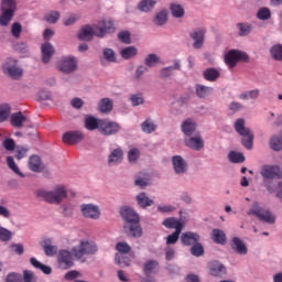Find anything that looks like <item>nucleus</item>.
<instances>
[{
	"label": "nucleus",
	"instance_id": "f257e3e1",
	"mask_svg": "<svg viewBox=\"0 0 282 282\" xmlns=\"http://www.w3.org/2000/svg\"><path fill=\"white\" fill-rule=\"evenodd\" d=\"M120 215L128 225L124 228H128L131 237L138 238L142 237V227L140 226V216L131 207H122Z\"/></svg>",
	"mask_w": 282,
	"mask_h": 282
},
{
	"label": "nucleus",
	"instance_id": "f03ea898",
	"mask_svg": "<svg viewBox=\"0 0 282 282\" xmlns=\"http://www.w3.org/2000/svg\"><path fill=\"white\" fill-rule=\"evenodd\" d=\"M19 10L18 0H0V28H8Z\"/></svg>",
	"mask_w": 282,
	"mask_h": 282
},
{
	"label": "nucleus",
	"instance_id": "7ed1b4c3",
	"mask_svg": "<svg viewBox=\"0 0 282 282\" xmlns=\"http://www.w3.org/2000/svg\"><path fill=\"white\" fill-rule=\"evenodd\" d=\"M260 175L263 177V186L269 193H274V180H281L282 172L279 165H263Z\"/></svg>",
	"mask_w": 282,
	"mask_h": 282
},
{
	"label": "nucleus",
	"instance_id": "20e7f679",
	"mask_svg": "<svg viewBox=\"0 0 282 282\" xmlns=\"http://www.w3.org/2000/svg\"><path fill=\"white\" fill-rule=\"evenodd\" d=\"M37 197H42L47 204H61L63 199H67V188L65 185H57L52 191L39 189Z\"/></svg>",
	"mask_w": 282,
	"mask_h": 282
},
{
	"label": "nucleus",
	"instance_id": "39448f33",
	"mask_svg": "<svg viewBox=\"0 0 282 282\" xmlns=\"http://www.w3.org/2000/svg\"><path fill=\"white\" fill-rule=\"evenodd\" d=\"M235 131H237L241 135V144L245 147V149H248L249 151L253 147L254 142V134L252 131L249 130V128H246V119L240 118L237 119L235 122Z\"/></svg>",
	"mask_w": 282,
	"mask_h": 282
},
{
	"label": "nucleus",
	"instance_id": "423d86ee",
	"mask_svg": "<svg viewBox=\"0 0 282 282\" xmlns=\"http://www.w3.org/2000/svg\"><path fill=\"white\" fill-rule=\"evenodd\" d=\"M73 257L80 261L85 254H96L98 252V246L91 240H80L79 245L72 249Z\"/></svg>",
	"mask_w": 282,
	"mask_h": 282
},
{
	"label": "nucleus",
	"instance_id": "0eeeda50",
	"mask_svg": "<svg viewBox=\"0 0 282 282\" xmlns=\"http://www.w3.org/2000/svg\"><path fill=\"white\" fill-rule=\"evenodd\" d=\"M247 215H253V217H257L260 221H263L264 224H274L276 221V217L270 212V209L263 208L259 206L258 202H254L252 204V207L249 209Z\"/></svg>",
	"mask_w": 282,
	"mask_h": 282
},
{
	"label": "nucleus",
	"instance_id": "6e6552de",
	"mask_svg": "<svg viewBox=\"0 0 282 282\" xmlns=\"http://www.w3.org/2000/svg\"><path fill=\"white\" fill-rule=\"evenodd\" d=\"M239 61L248 63V61H250V56H248V53L237 50H231L225 55V63L230 69H232Z\"/></svg>",
	"mask_w": 282,
	"mask_h": 282
},
{
	"label": "nucleus",
	"instance_id": "1a4fd4ad",
	"mask_svg": "<svg viewBox=\"0 0 282 282\" xmlns=\"http://www.w3.org/2000/svg\"><path fill=\"white\" fill-rule=\"evenodd\" d=\"M2 68L4 74H8L13 80H19V78L23 76V68L19 67V64L14 58H8Z\"/></svg>",
	"mask_w": 282,
	"mask_h": 282
},
{
	"label": "nucleus",
	"instance_id": "9d476101",
	"mask_svg": "<svg viewBox=\"0 0 282 282\" xmlns=\"http://www.w3.org/2000/svg\"><path fill=\"white\" fill-rule=\"evenodd\" d=\"M57 67L63 74H74L78 69V62L74 56H65L57 63Z\"/></svg>",
	"mask_w": 282,
	"mask_h": 282
},
{
	"label": "nucleus",
	"instance_id": "9b49d317",
	"mask_svg": "<svg viewBox=\"0 0 282 282\" xmlns=\"http://www.w3.org/2000/svg\"><path fill=\"white\" fill-rule=\"evenodd\" d=\"M120 129H122L120 123L116 121L109 119L100 120L99 133H101V135H116V133L120 132Z\"/></svg>",
	"mask_w": 282,
	"mask_h": 282
},
{
	"label": "nucleus",
	"instance_id": "f8f14e48",
	"mask_svg": "<svg viewBox=\"0 0 282 282\" xmlns=\"http://www.w3.org/2000/svg\"><path fill=\"white\" fill-rule=\"evenodd\" d=\"M95 26L97 28L96 36L98 39H105V35L116 32V24L111 20H101Z\"/></svg>",
	"mask_w": 282,
	"mask_h": 282
},
{
	"label": "nucleus",
	"instance_id": "ddd939ff",
	"mask_svg": "<svg viewBox=\"0 0 282 282\" xmlns=\"http://www.w3.org/2000/svg\"><path fill=\"white\" fill-rule=\"evenodd\" d=\"M74 252L68 250H61L57 254V263L61 270H69V268H74V258L72 257Z\"/></svg>",
	"mask_w": 282,
	"mask_h": 282
},
{
	"label": "nucleus",
	"instance_id": "4468645a",
	"mask_svg": "<svg viewBox=\"0 0 282 282\" xmlns=\"http://www.w3.org/2000/svg\"><path fill=\"white\" fill-rule=\"evenodd\" d=\"M80 212L86 219H100V208L97 205L83 204Z\"/></svg>",
	"mask_w": 282,
	"mask_h": 282
},
{
	"label": "nucleus",
	"instance_id": "2eb2a0df",
	"mask_svg": "<svg viewBox=\"0 0 282 282\" xmlns=\"http://www.w3.org/2000/svg\"><path fill=\"white\" fill-rule=\"evenodd\" d=\"M206 36V29H195L189 33V39L194 41L193 47L194 50H202L204 47V39Z\"/></svg>",
	"mask_w": 282,
	"mask_h": 282
},
{
	"label": "nucleus",
	"instance_id": "dca6fc26",
	"mask_svg": "<svg viewBox=\"0 0 282 282\" xmlns=\"http://www.w3.org/2000/svg\"><path fill=\"white\" fill-rule=\"evenodd\" d=\"M62 140L64 144H78L85 140V134L79 130L68 131L63 134Z\"/></svg>",
	"mask_w": 282,
	"mask_h": 282
},
{
	"label": "nucleus",
	"instance_id": "f3484780",
	"mask_svg": "<svg viewBox=\"0 0 282 282\" xmlns=\"http://www.w3.org/2000/svg\"><path fill=\"white\" fill-rule=\"evenodd\" d=\"M97 33H98V29L96 28V24L93 26L85 25L84 28H82L78 34V39L79 41H91Z\"/></svg>",
	"mask_w": 282,
	"mask_h": 282
},
{
	"label": "nucleus",
	"instance_id": "a211bd4d",
	"mask_svg": "<svg viewBox=\"0 0 282 282\" xmlns=\"http://www.w3.org/2000/svg\"><path fill=\"white\" fill-rule=\"evenodd\" d=\"M185 147L193 149V151H202L204 149V139L202 135L189 137L184 140Z\"/></svg>",
	"mask_w": 282,
	"mask_h": 282
},
{
	"label": "nucleus",
	"instance_id": "6ab92c4d",
	"mask_svg": "<svg viewBox=\"0 0 282 282\" xmlns=\"http://www.w3.org/2000/svg\"><path fill=\"white\" fill-rule=\"evenodd\" d=\"M172 164L176 175H184L187 171L186 161L180 155H175L172 159Z\"/></svg>",
	"mask_w": 282,
	"mask_h": 282
},
{
	"label": "nucleus",
	"instance_id": "aec40b11",
	"mask_svg": "<svg viewBox=\"0 0 282 282\" xmlns=\"http://www.w3.org/2000/svg\"><path fill=\"white\" fill-rule=\"evenodd\" d=\"M230 246L234 252H236V254H241L242 257L248 254V247L240 238H232Z\"/></svg>",
	"mask_w": 282,
	"mask_h": 282
},
{
	"label": "nucleus",
	"instance_id": "412c9836",
	"mask_svg": "<svg viewBox=\"0 0 282 282\" xmlns=\"http://www.w3.org/2000/svg\"><path fill=\"white\" fill-rule=\"evenodd\" d=\"M46 257H54L58 252V247L52 245V239L44 238L40 243Z\"/></svg>",
	"mask_w": 282,
	"mask_h": 282
},
{
	"label": "nucleus",
	"instance_id": "4be33fe9",
	"mask_svg": "<svg viewBox=\"0 0 282 282\" xmlns=\"http://www.w3.org/2000/svg\"><path fill=\"white\" fill-rule=\"evenodd\" d=\"M200 237L197 232L187 231L183 232L181 236V242L183 246H194L195 243H198Z\"/></svg>",
	"mask_w": 282,
	"mask_h": 282
},
{
	"label": "nucleus",
	"instance_id": "5701e85b",
	"mask_svg": "<svg viewBox=\"0 0 282 282\" xmlns=\"http://www.w3.org/2000/svg\"><path fill=\"white\" fill-rule=\"evenodd\" d=\"M124 160V152H122V149L117 148L111 151V153L108 156V164L109 166H113V164H120Z\"/></svg>",
	"mask_w": 282,
	"mask_h": 282
},
{
	"label": "nucleus",
	"instance_id": "b1692460",
	"mask_svg": "<svg viewBox=\"0 0 282 282\" xmlns=\"http://www.w3.org/2000/svg\"><path fill=\"white\" fill-rule=\"evenodd\" d=\"M10 122L12 127L21 129V127L28 122V117H25L23 112H14L10 116Z\"/></svg>",
	"mask_w": 282,
	"mask_h": 282
},
{
	"label": "nucleus",
	"instance_id": "393cba45",
	"mask_svg": "<svg viewBox=\"0 0 282 282\" xmlns=\"http://www.w3.org/2000/svg\"><path fill=\"white\" fill-rule=\"evenodd\" d=\"M42 62L44 64L50 63L52 61V56H54V46L48 42L42 44Z\"/></svg>",
	"mask_w": 282,
	"mask_h": 282
},
{
	"label": "nucleus",
	"instance_id": "a878e982",
	"mask_svg": "<svg viewBox=\"0 0 282 282\" xmlns=\"http://www.w3.org/2000/svg\"><path fill=\"white\" fill-rule=\"evenodd\" d=\"M219 76H221V73L217 68L209 67L203 72V78L208 83H215Z\"/></svg>",
	"mask_w": 282,
	"mask_h": 282
},
{
	"label": "nucleus",
	"instance_id": "bb28decb",
	"mask_svg": "<svg viewBox=\"0 0 282 282\" xmlns=\"http://www.w3.org/2000/svg\"><path fill=\"white\" fill-rule=\"evenodd\" d=\"M160 270V262L156 260H148L143 264V272L149 276V274H155Z\"/></svg>",
	"mask_w": 282,
	"mask_h": 282
},
{
	"label": "nucleus",
	"instance_id": "cd10ccee",
	"mask_svg": "<svg viewBox=\"0 0 282 282\" xmlns=\"http://www.w3.org/2000/svg\"><path fill=\"white\" fill-rule=\"evenodd\" d=\"M100 120L102 119H97L93 116H88L85 118V129H87V131H96V129H98V131H100Z\"/></svg>",
	"mask_w": 282,
	"mask_h": 282
},
{
	"label": "nucleus",
	"instance_id": "c85d7f7f",
	"mask_svg": "<svg viewBox=\"0 0 282 282\" xmlns=\"http://www.w3.org/2000/svg\"><path fill=\"white\" fill-rule=\"evenodd\" d=\"M209 272L212 276H221V274H226V267L217 261H213L209 263Z\"/></svg>",
	"mask_w": 282,
	"mask_h": 282
},
{
	"label": "nucleus",
	"instance_id": "c756f323",
	"mask_svg": "<svg viewBox=\"0 0 282 282\" xmlns=\"http://www.w3.org/2000/svg\"><path fill=\"white\" fill-rule=\"evenodd\" d=\"M196 129L197 124L192 119H187L182 123V131L187 138H191V135L195 133Z\"/></svg>",
	"mask_w": 282,
	"mask_h": 282
},
{
	"label": "nucleus",
	"instance_id": "7c9ffc66",
	"mask_svg": "<svg viewBox=\"0 0 282 282\" xmlns=\"http://www.w3.org/2000/svg\"><path fill=\"white\" fill-rule=\"evenodd\" d=\"M212 239L215 243H218L219 246H226V232H224V230L221 229H213Z\"/></svg>",
	"mask_w": 282,
	"mask_h": 282
},
{
	"label": "nucleus",
	"instance_id": "2f4dec72",
	"mask_svg": "<svg viewBox=\"0 0 282 282\" xmlns=\"http://www.w3.org/2000/svg\"><path fill=\"white\" fill-rule=\"evenodd\" d=\"M195 89H196V96L198 98H208V96H210V94L215 91L213 87L204 86L200 84H197Z\"/></svg>",
	"mask_w": 282,
	"mask_h": 282
},
{
	"label": "nucleus",
	"instance_id": "473e14b6",
	"mask_svg": "<svg viewBox=\"0 0 282 282\" xmlns=\"http://www.w3.org/2000/svg\"><path fill=\"white\" fill-rule=\"evenodd\" d=\"M137 202L141 208L153 206V199L149 198V196H147V193H140L139 195H137Z\"/></svg>",
	"mask_w": 282,
	"mask_h": 282
},
{
	"label": "nucleus",
	"instance_id": "72a5a7b5",
	"mask_svg": "<svg viewBox=\"0 0 282 282\" xmlns=\"http://www.w3.org/2000/svg\"><path fill=\"white\" fill-rule=\"evenodd\" d=\"M155 0H141L138 4V8L141 12H151L155 8Z\"/></svg>",
	"mask_w": 282,
	"mask_h": 282
},
{
	"label": "nucleus",
	"instance_id": "f704fd0d",
	"mask_svg": "<svg viewBox=\"0 0 282 282\" xmlns=\"http://www.w3.org/2000/svg\"><path fill=\"white\" fill-rule=\"evenodd\" d=\"M98 109L101 113H109L113 109V102L109 98H104L100 100Z\"/></svg>",
	"mask_w": 282,
	"mask_h": 282
},
{
	"label": "nucleus",
	"instance_id": "c9c22d12",
	"mask_svg": "<svg viewBox=\"0 0 282 282\" xmlns=\"http://www.w3.org/2000/svg\"><path fill=\"white\" fill-rule=\"evenodd\" d=\"M163 225L165 226V228H174L175 230H182L183 225L182 221L177 218H167L163 221Z\"/></svg>",
	"mask_w": 282,
	"mask_h": 282
},
{
	"label": "nucleus",
	"instance_id": "e433bc0d",
	"mask_svg": "<svg viewBox=\"0 0 282 282\" xmlns=\"http://www.w3.org/2000/svg\"><path fill=\"white\" fill-rule=\"evenodd\" d=\"M120 54L124 58V61H129V58L138 56V48H135V46H128L121 50Z\"/></svg>",
	"mask_w": 282,
	"mask_h": 282
},
{
	"label": "nucleus",
	"instance_id": "4c0bfd02",
	"mask_svg": "<svg viewBox=\"0 0 282 282\" xmlns=\"http://www.w3.org/2000/svg\"><path fill=\"white\" fill-rule=\"evenodd\" d=\"M7 164L9 169L15 173V175H19V177H25V174L21 172V170L19 169V165H17V162H14V159L12 156L7 158Z\"/></svg>",
	"mask_w": 282,
	"mask_h": 282
},
{
	"label": "nucleus",
	"instance_id": "58836bf2",
	"mask_svg": "<svg viewBox=\"0 0 282 282\" xmlns=\"http://www.w3.org/2000/svg\"><path fill=\"white\" fill-rule=\"evenodd\" d=\"M155 25H164L169 21V13L166 10H162L154 17Z\"/></svg>",
	"mask_w": 282,
	"mask_h": 282
},
{
	"label": "nucleus",
	"instance_id": "ea45409f",
	"mask_svg": "<svg viewBox=\"0 0 282 282\" xmlns=\"http://www.w3.org/2000/svg\"><path fill=\"white\" fill-rule=\"evenodd\" d=\"M237 29L239 30V36H248L252 32V24L240 22L237 24Z\"/></svg>",
	"mask_w": 282,
	"mask_h": 282
},
{
	"label": "nucleus",
	"instance_id": "a19ab883",
	"mask_svg": "<svg viewBox=\"0 0 282 282\" xmlns=\"http://www.w3.org/2000/svg\"><path fill=\"white\" fill-rule=\"evenodd\" d=\"M10 111H12V109L10 108V105L8 104L0 105V122H6L8 118H10Z\"/></svg>",
	"mask_w": 282,
	"mask_h": 282
},
{
	"label": "nucleus",
	"instance_id": "79ce46f5",
	"mask_svg": "<svg viewBox=\"0 0 282 282\" xmlns=\"http://www.w3.org/2000/svg\"><path fill=\"white\" fill-rule=\"evenodd\" d=\"M141 129L143 133H153L155 129H158V126L151 121V119H147L142 122Z\"/></svg>",
	"mask_w": 282,
	"mask_h": 282
},
{
	"label": "nucleus",
	"instance_id": "37998d69",
	"mask_svg": "<svg viewBox=\"0 0 282 282\" xmlns=\"http://www.w3.org/2000/svg\"><path fill=\"white\" fill-rule=\"evenodd\" d=\"M270 54L274 61H282V44H274L270 50Z\"/></svg>",
	"mask_w": 282,
	"mask_h": 282
},
{
	"label": "nucleus",
	"instance_id": "c03bdc74",
	"mask_svg": "<svg viewBox=\"0 0 282 282\" xmlns=\"http://www.w3.org/2000/svg\"><path fill=\"white\" fill-rule=\"evenodd\" d=\"M116 250L119 252L117 254L124 257V254H129V252H131V246L127 242H117Z\"/></svg>",
	"mask_w": 282,
	"mask_h": 282
},
{
	"label": "nucleus",
	"instance_id": "a18cd8bd",
	"mask_svg": "<svg viewBox=\"0 0 282 282\" xmlns=\"http://www.w3.org/2000/svg\"><path fill=\"white\" fill-rule=\"evenodd\" d=\"M228 158L234 164H241L242 162H246V156L239 152L231 151Z\"/></svg>",
	"mask_w": 282,
	"mask_h": 282
},
{
	"label": "nucleus",
	"instance_id": "49530a36",
	"mask_svg": "<svg viewBox=\"0 0 282 282\" xmlns=\"http://www.w3.org/2000/svg\"><path fill=\"white\" fill-rule=\"evenodd\" d=\"M239 98H240V100H250V99L254 100V99L259 98V89L245 91V93L240 94Z\"/></svg>",
	"mask_w": 282,
	"mask_h": 282
},
{
	"label": "nucleus",
	"instance_id": "de8ad7c7",
	"mask_svg": "<svg viewBox=\"0 0 282 282\" xmlns=\"http://www.w3.org/2000/svg\"><path fill=\"white\" fill-rule=\"evenodd\" d=\"M271 18H272V12L270 11V9L265 7L259 9L257 13V19H259L260 21H268Z\"/></svg>",
	"mask_w": 282,
	"mask_h": 282
},
{
	"label": "nucleus",
	"instance_id": "09e8293b",
	"mask_svg": "<svg viewBox=\"0 0 282 282\" xmlns=\"http://www.w3.org/2000/svg\"><path fill=\"white\" fill-rule=\"evenodd\" d=\"M115 261L120 268H129L131 265V259L122 254H116Z\"/></svg>",
	"mask_w": 282,
	"mask_h": 282
},
{
	"label": "nucleus",
	"instance_id": "8fccbe9b",
	"mask_svg": "<svg viewBox=\"0 0 282 282\" xmlns=\"http://www.w3.org/2000/svg\"><path fill=\"white\" fill-rule=\"evenodd\" d=\"M21 32H23V26L19 22H14L11 25V34L13 39H21Z\"/></svg>",
	"mask_w": 282,
	"mask_h": 282
},
{
	"label": "nucleus",
	"instance_id": "3c124183",
	"mask_svg": "<svg viewBox=\"0 0 282 282\" xmlns=\"http://www.w3.org/2000/svg\"><path fill=\"white\" fill-rule=\"evenodd\" d=\"M158 63H160V57L155 54H149L144 59L147 67H155Z\"/></svg>",
	"mask_w": 282,
	"mask_h": 282
},
{
	"label": "nucleus",
	"instance_id": "603ef678",
	"mask_svg": "<svg viewBox=\"0 0 282 282\" xmlns=\"http://www.w3.org/2000/svg\"><path fill=\"white\" fill-rule=\"evenodd\" d=\"M191 254H193V257H203L204 246H202V243H199V241L196 242L195 245H192Z\"/></svg>",
	"mask_w": 282,
	"mask_h": 282
},
{
	"label": "nucleus",
	"instance_id": "864d4df0",
	"mask_svg": "<svg viewBox=\"0 0 282 282\" xmlns=\"http://www.w3.org/2000/svg\"><path fill=\"white\" fill-rule=\"evenodd\" d=\"M171 12L175 19H182V17H184V8L180 4H172Z\"/></svg>",
	"mask_w": 282,
	"mask_h": 282
},
{
	"label": "nucleus",
	"instance_id": "5fc2aeb1",
	"mask_svg": "<svg viewBox=\"0 0 282 282\" xmlns=\"http://www.w3.org/2000/svg\"><path fill=\"white\" fill-rule=\"evenodd\" d=\"M45 21H47V23H57L58 19H61V12L58 11H51L50 13H47L45 15Z\"/></svg>",
	"mask_w": 282,
	"mask_h": 282
},
{
	"label": "nucleus",
	"instance_id": "6e6d98bb",
	"mask_svg": "<svg viewBox=\"0 0 282 282\" xmlns=\"http://www.w3.org/2000/svg\"><path fill=\"white\" fill-rule=\"evenodd\" d=\"M270 147L273 151H281L282 149V137H273L270 140Z\"/></svg>",
	"mask_w": 282,
	"mask_h": 282
},
{
	"label": "nucleus",
	"instance_id": "4d7b16f0",
	"mask_svg": "<svg viewBox=\"0 0 282 282\" xmlns=\"http://www.w3.org/2000/svg\"><path fill=\"white\" fill-rule=\"evenodd\" d=\"M180 235H182V230H175L172 235L167 236L166 243L167 246H171L173 243H177L180 239Z\"/></svg>",
	"mask_w": 282,
	"mask_h": 282
},
{
	"label": "nucleus",
	"instance_id": "13d9d810",
	"mask_svg": "<svg viewBox=\"0 0 282 282\" xmlns=\"http://www.w3.org/2000/svg\"><path fill=\"white\" fill-rule=\"evenodd\" d=\"M139 159H140V150L137 148L130 149V151L128 152L129 162H138Z\"/></svg>",
	"mask_w": 282,
	"mask_h": 282
},
{
	"label": "nucleus",
	"instance_id": "bf43d9fd",
	"mask_svg": "<svg viewBox=\"0 0 282 282\" xmlns=\"http://www.w3.org/2000/svg\"><path fill=\"white\" fill-rule=\"evenodd\" d=\"M130 101L132 104V107H139V105H144V97L142 95H131Z\"/></svg>",
	"mask_w": 282,
	"mask_h": 282
},
{
	"label": "nucleus",
	"instance_id": "052dcab7",
	"mask_svg": "<svg viewBox=\"0 0 282 282\" xmlns=\"http://www.w3.org/2000/svg\"><path fill=\"white\" fill-rule=\"evenodd\" d=\"M118 39L121 43L129 45V43H131V33H129V31H121L118 33Z\"/></svg>",
	"mask_w": 282,
	"mask_h": 282
},
{
	"label": "nucleus",
	"instance_id": "680f3d73",
	"mask_svg": "<svg viewBox=\"0 0 282 282\" xmlns=\"http://www.w3.org/2000/svg\"><path fill=\"white\" fill-rule=\"evenodd\" d=\"M12 239V231L0 227V241H10Z\"/></svg>",
	"mask_w": 282,
	"mask_h": 282
},
{
	"label": "nucleus",
	"instance_id": "e2e57ef3",
	"mask_svg": "<svg viewBox=\"0 0 282 282\" xmlns=\"http://www.w3.org/2000/svg\"><path fill=\"white\" fill-rule=\"evenodd\" d=\"M2 147L6 151H13L17 148V143L14 142V139L7 138L2 142Z\"/></svg>",
	"mask_w": 282,
	"mask_h": 282
},
{
	"label": "nucleus",
	"instance_id": "0e129e2a",
	"mask_svg": "<svg viewBox=\"0 0 282 282\" xmlns=\"http://www.w3.org/2000/svg\"><path fill=\"white\" fill-rule=\"evenodd\" d=\"M104 58L109 63H116V53L111 48L104 50Z\"/></svg>",
	"mask_w": 282,
	"mask_h": 282
},
{
	"label": "nucleus",
	"instance_id": "69168bd1",
	"mask_svg": "<svg viewBox=\"0 0 282 282\" xmlns=\"http://www.w3.org/2000/svg\"><path fill=\"white\" fill-rule=\"evenodd\" d=\"M15 153L17 160H23V158L28 155V148L18 145L15 147Z\"/></svg>",
	"mask_w": 282,
	"mask_h": 282
},
{
	"label": "nucleus",
	"instance_id": "338daca9",
	"mask_svg": "<svg viewBox=\"0 0 282 282\" xmlns=\"http://www.w3.org/2000/svg\"><path fill=\"white\" fill-rule=\"evenodd\" d=\"M36 173H44V175H47V166L43 164V161L41 158H36Z\"/></svg>",
	"mask_w": 282,
	"mask_h": 282
},
{
	"label": "nucleus",
	"instance_id": "774afa93",
	"mask_svg": "<svg viewBox=\"0 0 282 282\" xmlns=\"http://www.w3.org/2000/svg\"><path fill=\"white\" fill-rule=\"evenodd\" d=\"M7 282H23V278L19 273H9Z\"/></svg>",
	"mask_w": 282,
	"mask_h": 282
}]
</instances>
